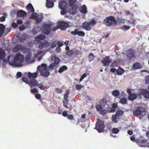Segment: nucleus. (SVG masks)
Segmentation results:
<instances>
[{
  "instance_id": "obj_1",
  "label": "nucleus",
  "mask_w": 149,
  "mask_h": 149,
  "mask_svg": "<svg viewBox=\"0 0 149 149\" xmlns=\"http://www.w3.org/2000/svg\"><path fill=\"white\" fill-rule=\"evenodd\" d=\"M38 70L37 69L36 72H28L27 76L29 80L26 77H23L22 78V81L28 84L31 88L36 86L37 85V81L36 79L38 77L39 74Z\"/></svg>"
},
{
  "instance_id": "obj_2",
  "label": "nucleus",
  "mask_w": 149,
  "mask_h": 149,
  "mask_svg": "<svg viewBox=\"0 0 149 149\" xmlns=\"http://www.w3.org/2000/svg\"><path fill=\"white\" fill-rule=\"evenodd\" d=\"M11 57L13 58L11 56H9L8 57V62L10 65L12 67H19L22 66L24 59L23 55L19 53L17 54L13 60H10Z\"/></svg>"
},
{
  "instance_id": "obj_3",
  "label": "nucleus",
  "mask_w": 149,
  "mask_h": 149,
  "mask_svg": "<svg viewBox=\"0 0 149 149\" xmlns=\"http://www.w3.org/2000/svg\"><path fill=\"white\" fill-rule=\"evenodd\" d=\"M45 36L44 35H40L35 38L34 42L35 44L39 43V47L42 49L43 48L48 47L50 44V42L46 40L44 41L43 42H41V40L45 39Z\"/></svg>"
},
{
  "instance_id": "obj_4",
  "label": "nucleus",
  "mask_w": 149,
  "mask_h": 149,
  "mask_svg": "<svg viewBox=\"0 0 149 149\" xmlns=\"http://www.w3.org/2000/svg\"><path fill=\"white\" fill-rule=\"evenodd\" d=\"M37 69L38 70V73L40 72V75L42 76L47 77L50 74L49 70L47 69V66L46 64H41V65L37 67Z\"/></svg>"
},
{
  "instance_id": "obj_5",
  "label": "nucleus",
  "mask_w": 149,
  "mask_h": 149,
  "mask_svg": "<svg viewBox=\"0 0 149 149\" xmlns=\"http://www.w3.org/2000/svg\"><path fill=\"white\" fill-rule=\"evenodd\" d=\"M145 109L142 107H138L135 109L133 112L134 115L136 116H139V118L141 119L145 115Z\"/></svg>"
},
{
  "instance_id": "obj_6",
  "label": "nucleus",
  "mask_w": 149,
  "mask_h": 149,
  "mask_svg": "<svg viewBox=\"0 0 149 149\" xmlns=\"http://www.w3.org/2000/svg\"><path fill=\"white\" fill-rule=\"evenodd\" d=\"M104 24L107 26H114L117 24V21L113 16H110L105 19L104 21Z\"/></svg>"
},
{
  "instance_id": "obj_7",
  "label": "nucleus",
  "mask_w": 149,
  "mask_h": 149,
  "mask_svg": "<svg viewBox=\"0 0 149 149\" xmlns=\"http://www.w3.org/2000/svg\"><path fill=\"white\" fill-rule=\"evenodd\" d=\"M68 26V24L63 22H58L57 23V26L54 27L52 29L53 31H55L58 29H60L61 30H65Z\"/></svg>"
},
{
  "instance_id": "obj_8",
  "label": "nucleus",
  "mask_w": 149,
  "mask_h": 149,
  "mask_svg": "<svg viewBox=\"0 0 149 149\" xmlns=\"http://www.w3.org/2000/svg\"><path fill=\"white\" fill-rule=\"evenodd\" d=\"M96 23V21L94 19L89 22H85L83 23V28L86 30L89 31L92 29V26L95 25Z\"/></svg>"
},
{
  "instance_id": "obj_9",
  "label": "nucleus",
  "mask_w": 149,
  "mask_h": 149,
  "mask_svg": "<svg viewBox=\"0 0 149 149\" xmlns=\"http://www.w3.org/2000/svg\"><path fill=\"white\" fill-rule=\"evenodd\" d=\"M104 127L103 122L101 120H99L97 122L96 125L94 129L97 130L99 132H103Z\"/></svg>"
},
{
  "instance_id": "obj_10",
  "label": "nucleus",
  "mask_w": 149,
  "mask_h": 149,
  "mask_svg": "<svg viewBox=\"0 0 149 149\" xmlns=\"http://www.w3.org/2000/svg\"><path fill=\"white\" fill-rule=\"evenodd\" d=\"M26 49V47L20 44L17 45L14 47L13 52L17 53L20 52H24Z\"/></svg>"
},
{
  "instance_id": "obj_11",
  "label": "nucleus",
  "mask_w": 149,
  "mask_h": 149,
  "mask_svg": "<svg viewBox=\"0 0 149 149\" xmlns=\"http://www.w3.org/2000/svg\"><path fill=\"white\" fill-rule=\"evenodd\" d=\"M44 27L43 32L46 35L49 34L50 32L51 25L50 24L44 23L43 24Z\"/></svg>"
},
{
  "instance_id": "obj_12",
  "label": "nucleus",
  "mask_w": 149,
  "mask_h": 149,
  "mask_svg": "<svg viewBox=\"0 0 149 149\" xmlns=\"http://www.w3.org/2000/svg\"><path fill=\"white\" fill-rule=\"evenodd\" d=\"M126 56L127 59L130 60L133 59L135 58L134 55V52L133 50H128L126 54Z\"/></svg>"
},
{
  "instance_id": "obj_13",
  "label": "nucleus",
  "mask_w": 149,
  "mask_h": 149,
  "mask_svg": "<svg viewBox=\"0 0 149 149\" xmlns=\"http://www.w3.org/2000/svg\"><path fill=\"white\" fill-rule=\"evenodd\" d=\"M102 62L103 64V66H107L111 62V60L109 56H106L102 60Z\"/></svg>"
},
{
  "instance_id": "obj_14",
  "label": "nucleus",
  "mask_w": 149,
  "mask_h": 149,
  "mask_svg": "<svg viewBox=\"0 0 149 149\" xmlns=\"http://www.w3.org/2000/svg\"><path fill=\"white\" fill-rule=\"evenodd\" d=\"M68 6V3L65 1H63L59 2V7L62 10H65Z\"/></svg>"
},
{
  "instance_id": "obj_15",
  "label": "nucleus",
  "mask_w": 149,
  "mask_h": 149,
  "mask_svg": "<svg viewBox=\"0 0 149 149\" xmlns=\"http://www.w3.org/2000/svg\"><path fill=\"white\" fill-rule=\"evenodd\" d=\"M32 18L36 20V22L38 23L40 22L42 19V17H39L38 16V14L36 13H33L31 15Z\"/></svg>"
},
{
  "instance_id": "obj_16",
  "label": "nucleus",
  "mask_w": 149,
  "mask_h": 149,
  "mask_svg": "<svg viewBox=\"0 0 149 149\" xmlns=\"http://www.w3.org/2000/svg\"><path fill=\"white\" fill-rule=\"evenodd\" d=\"M146 142L147 140L144 139L141 140H138L136 142V143L141 147H145L146 146Z\"/></svg>"
},
{
  "instance_id": "obj_17",
  "label": "nucleus",
  "mask_w": 149,
  "mask_h": 149,
  "mask_svg": "<svg viewBox=\"0 0 149 149\" xmlns=\"http://www.w3.org/2000/svg\"><path fill=\"white\" fill-rule=\"evenodd\" d=\"M55 0H46V5L47 7L50 8L54 6V1Z\"/></svg>"
},
{
  "instance_id": "obj_18",
  "label": "nucleus",
  "mask_w": 149,
  "mask_h": 149,
  "mask_svg": "<svg viewBox=\"0 0 149 149\" xmlns=\"http://www.w3.org/2000/svg\"><path fill=\"white\" fill-rule=\"evenodd\" d=\"M79 11L81 13L84 14L88 12L87 8L85 5H83L79 8Z\"/></svg>"
},
{
  "instance_id": "obj_19",
  "label": "nucleus",
  "mask_w": 149,
  "mask_h": 149,
  "mask_svg": "<svg viewBox=\"0 0 149 149\" xmlns=\"http://www.w3.org/2000/svg\"><path fill=\"white\" fill-rule=\"evenodd\" d=\"M26 13L25 11L22 10H19L17 12V17H25L26 16Z\"/></svg>"
},
{
  "instance_id": "obj_20",
  "label": "nucleus",
  "mask_w": 149,
  "mask_h": 149,
  "mask_svg": "<svg viewBox=\"0 0 149 149\" xmlns=\"http://www.w3.org/2000/svg\"><path fill=\"white\" fill-rule=\"evenodd\" d=\"M142 67V65L139 62H137L134 63L132 66L133 68L135 69H139L141 68Z\"/></svg>"
},
{
  "instance_id": "obj_21",
  "label": "nucleus",
  "mask_w": 149,
  "mask_h": 149,
  "mask_svg": "<svg viewBox=\"0 0 149 149\" xmlns=\"http://www.w3.org/2000/svg\"><path fill=\"white\" fill-rule=\"evenodd\" d=\"M43 52L42 51H39L35 55V57L36 58H37L39 61H40L43 55L42 54Z\"/></svg>"
},
{
  "instance_id": "obj_22",
  "label": "nucleus",
  "mask_w": 149,
  "mask_h": 149,
  "mask_svg": "<svg viewBox=\"0 0 149 149\" xmlns=\"http://www.w3.org/2000/svg\"><path fill=\"white\" fill-rule=\"evenodd\" d=\"M28 37V35L26 34H23L21 37L18 36L17 38L20 42H23L26 40Z\"/></svg>"
},
{
  "instance_id": "obj_23",
  "label": "nucleus",
  "mask_w": 149,
  "mask_h": 149,
  "mask_svg": "<svg viewBox=\"0 0 149 149\" xmlns=\"http://www.w3.org/2000/svg\"><path fill=\"white\" fill-rule=\"evenodd\" d=\"M137 97V95L136 94L130 93L128 96V99L129 100L133 101Z\"/></svg>"
},
{
  "instance_id": "obj_24",
  "label": "nucleus",
  "mask_w": 149,
  "mask_h": 149,
  "mask_svg": "<svg viewBox=\"0 0 149 149\" xmlns=\"http://www.w3.org/2000/svg\"><path fill=\"white\" fill-rule=\"evenodd\" d=\"M69 1L70 6L77 8V6L75 5V3L77 1V0H69Z\"/></svg>"
},
{
  "instance_id": "obj_25",
  "label": "nucleus",
  "mask_w": 149,
  "mask_h": 149,
  "mask_svg": "<svg viewBox=\"0 0 149 149\" xmlns=\"http://www.w3.org/2000/svg\"><path fill=\"white\" fill-rule=\"evenodd\" d=\"M5 27L2 24H0V38L2 36L4 32Z\"/></svg>"
},
{
  "instance_id": "obj_26",
  "label": "nucleus",
  "mask_w": 149,
  "mask_h": 149,
  "mask_svg": "<svg viewBox=\"0 0 149 149\" xmlns=\"http://www.w3.org/2000/svg\"><path fill=\"white\" fill-rule=\"evenodd\" d=\"M41 29V28L40 27H36L32 30V33L33 34H36L37 32H39Z\"/></svg>"
},
{
  "instance_id": "obj_27",
  "label": "nucleus",
  "mask_w": 149,
  "mask_h": 149,
  "mask_svg": "<svg viewBox=\"0 0 149 149\" xmlns=\"http://www.w3.org/2000/svg\"><path fill=\"white\" fill-rule=\"evenodd\" d=\"M143 96L146 99L149 98V91L147 90L143 91L142 94Z\"/></svg>"
},
{
  "instance_id": "obj_28",
  "label": "nucleus",
  "mask_w": 149,
  "mask_h": 149,
  "mask_svg": "<svg viewBox=\"0 0 149 149\" xmlns=\"http://www.w3.org/2000/svg\"><path fill=\"white\" fill-rule=\"evenodd\" d=\"M67 69L68 68L66 66L63 65L59 68L58 72L60 73H61Z\"/></svg>"
},
{
  "instance_id": "obj_29",
  "label": "nucleus",
  "mask_w": 149,
  "mask_h": 149,
  "mask_svg": "<svg viewBox=\"0 0 149 149\" xmlns=\"http://www.w3.org/2000/svg\"><path fill=\"white\" fill-rule=\"evenodd\" d=\"M26 8L27 10H30L32 12H34V9L32 4L29 3L26 6Z\"/></svg>"
},
{
  "instance_id": "obj_30",
  "label": "nucleus",
  "mask_w": 149,
  "mask_h": 149,
  "mask_svg": "<svg viewBox=\"0 0 149 149\" xmlns=\"http://www.w3.org/2000/svg\"><path fill=\"white\" fill-rule=\"evenodd\" d=\"M5 55L4 51L0 48V59H3L5 57Z\"/></svg>"
},
{
  "instance_id": "obj_31",
  "label": "nucleus",
  "mask_w": 149,
  "mask_h": 149,
  "mask_svg": "<svg viewBox=\"0 0 149 149\" xmlns=\"http://www.w3.org/2000/svg\"><path fill=\"white\" fill-rule=\"evenodd\" d=\"M125 71L122 68L120 67L117 70V73L119 75H122L123 74Z\"/></svg>"
},
{
  "instance_id": "obj_32",
  "label": "nucleus",
  "mask_w": 149,
  "mask_h": 149,
  "mask_svg": "<svg viewBox=\"0 0 149 149\" xmlns=\"http://www.w3.org/2000/svg\"><path fill=\"white\" fill-rule=\"evenodd\" d=\"M130 28V26L125 24L124 26L121 27L120 29L124 31H127Z\"/></svg>"
},
{
  "instance_id": "obj_33",
  "label": "nucleus",
  "mask_w": 149,
  "mask_h": 149,
  "mask_svg": "<svg viewBox=\"0 0 149 149\" xmlns=\"http://www.w3.org/2000/svg\"><path fill=\"white\" fill-rule=\"evenodd\" d=\"M123 113V111H122L120 109H118L117 110L115 115L118 117L122 115Z\"/></svg>"
},
{
  "instance_id": "obj_34",
  "label": "nucleus",
  "mask_w": 149,
  "mask_h": 149,
  "mask_svg": "<svg viewBox=\"0 0 149 149\" xmlns=\"http://www.w3.org/2000/svg\"><path fill=\"white\" fill-rule=\"evenodd\" d=\"M118 117L116 115H113L111 118L112 121L114 123H117L118 121Z\"/></svg>"
},
{
  "instance_id": "obj_35",
  "label": "nucleus",
  "mask_w": 149,
  "mask_h": 149,
  "mask_svg": "<svg viewBox=\"0 0 149 149\" xmlns=\"http://www.w3.org/2000/svg\"><path fill=\"white\" fill-rule=\"evenodd\" d=\"M54 61L53 63H54L55 66H56V67L58 66V64L59 63L60 60L59 58L57 57H55L54 58Z\"/></svg>"
},
{
  "instance_id": "obj_36",
  "label": "nucleus",
  "mask_w": 149,
  "mask_h": 149,
  "mask_svg": "<svg viewBox=\"0 0 149 149\" xmlns=\"http://www.w3.org/2000/svg\"><path fill=\"white\" fill-rule=\"evenodd\" d=\"M107 101L105 98L103 99L100 101V103L101 105L104 106L107 104Z\"/></svg>"
},
{
  "instance_id": "obj_37",
  "label": "nucleus",
  "mask_w": 149,
  "mask_h": 149,
  "mask_svg": "<svg viewBox=\"0 0 149 149\" xmlns=\"http://www.w3.org/2000/svg\"><path fill=\"white\" fill-rule=\"evenodd\" d=\"M117 107L118 106L116 104H113L112 106V107L111 109V110L110 111V112L114 111L117 108Z\"/></svg>"
},
{
  "instance_id": "obj_38",
  "label": "nucleus",
  "mask_w": 149,
  "mask_h": 149,
  "mask_svg": "<svg viewBox=\"0 0 149 149\" xmlns=\"http://www.w3.org/2000/svg\"><path fill=\"white\" fill-rule=\"evenodd\" d=\"M69 92L68 91H67L65 93L64 95V99L65 101L68 100V95L69 94Z\"/></svg>"
},
{
  "instance_id": "obj_39",
  "label": "nucleus",
  "mask_w": 149,
  "mask_h": 149,
  "mask_svg": "<svg viewBox=\"0 0 149 149\" xmlns=\"http://www.w3.org/2000/svg\"><path fill=\"white\" fill-rule=\"evenodd\" d=\"M113 95L115 97H117L119 94V92L118 90H114L112 93Z\"/></svg>"
},
{
  "instance_id": "obj_40",
  "label": "nucleus",
  "mask_w": 149,
  "mask_h": 149,
  "mask_svg": "<svg viewBox=\"0 0 149 149\" xmlns=\"http://www.w3.org/2000/svg\"><path fill=\"white\" fill-rule=\"evenodd\" d=\"M119 130L118 128H113L112 129V132L113 134H117L119 133Z\"/></svg>"
},
{
  "instance_id": "obj_41",
  "label": "nucleus",
  "mask_w": 149,
  "mask_h": 149,
  "mask_svg": "<svg viewBox=\"0 0 149 149\" xmlns=\"http://www.w3.org/2000/svg\"><path fill=\"white\" fill-rule=\"evenodd\" d=\"M96 108L97 109V111L100 112L102 110L103 108L101 105H96Z\"/></svg>"
},
{
  "instance_id": "obj_42",
  "label": "nucleus",
  "mask_w": 149,
  "mask_h": 149,
  "mask_svg": "<svg viewBox=\"0 0 149 149\" xmlns=\"http://www.w3.org/2000/svg\"><path fill=\"white\" fill-rule=\"evenodd\" d=\"M120 103L122 104H125L127 103V100L125 98H121L120 101Z\"/></svg>"
},
{
  "instance_id": "obj_43",
  "label": "nucleus",
  "mask_w": 149,
  "mask_h": 149,
  "mask_svg": "<svg viewBox=\"0 0 149 149\" xmlns=\"http://www.w3.org/2000/svg\"><path fill=\"white\" fill-rule=\"evenodd\" d=\"M72 7L73 8L70 9V12L71 14L73 15L76 12L77 8H75V7Z\"/></svg>"
},
{
  "instance_id": "obj_44",
  "label": "nucleus",
  "mask_w": 149,
  "mask_h": 149,
  "mask_svg": "<svg viewBox=\"0 0 149 149\" xmlns=\"http://www.w3.org/2000/svg\"><path fill=\"white\" fill-rule=\"evenodd\" d=\"M36 86H37L41 90H44L45 89L47 88L46 87L44 86L42 84H38V83H37V85Z\"/></svg>"
},
{
  "instance_id": "obj_45",
  "label": "nucleus",
  "mask_w": 149,
  "mask_h": 149,
  "mask_svg": "<svg viewBox=\"0 0 149 149\" xmlns=\"http://www.w3.org/2000/svg\"><path fill=\"white\" fill-rule=\"evenodd\" d=\"M57 40H55L53 42L51 45V47L53 49L57 45Z\"/></svg>"
},
{
  "instance_id": "obj_46",
  "label": "nucleus",
  "mask_w": 149,
  "mask_h": 149,
  "mask_svg": "<svg viewBox=\"0 0 149 149\" xmlns=\"http://www.w3.org/2000/svg\"><path fill=\"white\" fill-rule=\"evenodd\" d=\"M117 20L119 24L124 23H125V20L124 19L118 18L117 19Z\"/></svg>"
},
{
  "instance_id": "obj_47",
  "label": "nucleus",
  "mask_w": 149,
  "mask_h": 149,
  "mask_svg": "<svg viewBox=\"0 0 149 149\" xmlns=\"http://www.w3.org/2000/svg\"><path fill=\"white\" fill-rule=\"evenodd\" d=\"M31 53H29L27 54L25 58V60L26 61H28L29 60H30L31 58Z\"/></svg>"
},
{
  "instance_id": "obj_48",
  "label": "nucleus",
  "mask_w": 149,
  "mask_h": 149,
  "mask_svg": "<svg viewBox=\"0 0 149 149\" xmlns=\"http://www.w3.org/2000/svg\"><path fill=\"white\" fill-rule=\"evenodd\" d=\"M77 35L83 37L84 36L85 33L83 31L78 30Z\"/></svg>"
},
{
  "instance_id": "obj_49",
  "label": "nucleus",
  "mask_w": 149,
  "mask_h": 149,
  "mask_svg": "<svg viewBox=\"0 0 149 149\" xmlns=\"http://www.w3.org/2000/svg\"><path fill=\"white\" fill-rule=\"evenodd\" d=\"M69 100L63 101V106L66 108H68V107L67 106L68 104Z\"/></svg>"
},
{
  "instance_id": "obj_50",
  "label": "nucleus",
  "mask_w": 149,
  "mask_h": 149,
  "mask_svg": "<svg viewBox=\"0 0 149 149\" xmlns=\"http://www.w3.org/2000/svg\"><path fill=\"white\" fill-rule=\"evenodd\" d=\"M74 53L73 51L72 50H70L68 51L66 53V54L69 56H71Z\"/></svg>"
},
{
  "instance_id": "obj_51",
  "label": "nucleus",
  "mask_w": 149,
  "mask_h": 149,
  "mask_svg": "<svg viewBox=\"0 0 149 149\" xmlns=\"http://www.w3.org/2000/svg\"><path fill=\"white\" fill-rule=\"evenodd\" d=\"M84 86V85L82 86L81 84H77L76 85V87L77 90H80L81 88H83Z\"/></svg>"
},
{
  "instance_id": "obj_52",
  "label": "nucleus",
  "mask_w": 149,
  "mask_h": 149,
  "mask_svg": "<svg viewBox=\"0 0 149 149\" xmlns=\"http://www.w3.org/2000/svg\"><path fill=\"white\" fill-rule=\"evenodd\" d=\"M78 29H75L74 31H72L71 32V33L74 35H77Z\"/></svg>"
},
{
  "instance_id": "obj_53",
  "label": "nucleus",
  "mask_w": 149,
  "mask_h": 149,
  "mask_svg": "<svg viewBox=\"0 0 149 149\" xmlns=\"http://www.w3.org/2000/svg\"><path fill=\"white\" fill-rule=\"evenodd\" d=\"M54 67H56V66H55L54 63H52L50 65L48 68H49V70L52 69Z\"/></svg>"
},
{
  "instance_id": "obj_54",
  "label": "nucleus",
  "mask_w": 149,
  "mask_h": 149,
  "mask_svg": "<svg viewBox=\"0 0 149 149\" xmlns=\"http://www.w3.org/2000/svg\"><path fill=\"white\" fill-rule=\"evenodd\" d=\"M86 76H87V75L86 74V73L82 75V76L81 77V78L79 79L80 82H81V81H82L83 80V79L86 77Z\"/></svg>"
},
{
  "instance_id": "obj_55",
  "label": "nucleus",
  "mask_w": 149,
  "mask_h": 149,
  "mask_svg": "<svg viewBox=\"0 0 149 149\" xmlns=\"http://www.w3.org/2000/svg\"><path fill=\"white\" fill-rule=\"evenodd\" d=\"M22 74L21 72H17L16 74L17 79L21 77L22 76Z\"/></svg>"
},
{
  "instance_id": "obj_56",
  "label": "nucleus",
  "mask_w": 149,
  "mask_h": 149,
  "mask_svg": "<svg viewBox=\"0 0 149 149\" xmlns=\"http://www.w3.org/2000/svg\"><path fill=\"white\" fill-rule=\"evenodd\" d=\"M57 45L60 47H61L63 45V42L57 41Z\"/></svg>"
},
{
  "instance_id": "obj_57",
  "label": "nucleus",
  "mask_w": 149,
  "mask_h": 149,
  "mask_svg": "<svg viewBox=\"0 0 149 149\" xmlns=\"http://www.w3.org/2000/svg\"><path fill=\"white\" fill-rule=\"evenodd\" d=\"M19 30L20 31H23L26 29V27L24 25H22L19 27Z\"/></svg>"
},
{
  "instance_id": "obj_58",
  "label": "nucleus",
  "mask_w": 149,
  "mask_h": 149,
  "mask_svg": "<svg viewBox=\"0 0 149 149\" xmlns=\"http://www.w3.org/2000/svg\"><path fill=\"white\" fill-rule=\"evenodd\" d=\"M55 50L57 53H59L61 52V49L59 47H57L56 48Z\"/></svg>"
},
{
  "instance_id": "obj_59",
  "label": "nucleus",
  "mask_w": 149,
  "mask_h": 149,
  "mask_svg": "<svg viewBox=\"0 0 149 149\" xmlns=\"http://www.w3.org/2000/svg\"><path fill=\"white\" fill-rule=\"evenodd\" d=\"M107 113V110L106 109L102 110L100 112L101 114L103 115H105Z\"/></svg>"
},
{
  "instance_id": "obj_60",
  "label": "nucleus",
  "mask_w": 149,
  "mask_h": 149,
  "mask_svg": "<svg viewBox=\"0 0 149 149\" xmlns=\"http://www.w3.org/2000/svg\"><path fill=\"white\" fill-rule=\"evenodd\" d=\"M67 117L70 120H72L74 118L73 116L71 114L68 115Z\"/></svg>"
},
{
  "instance_id": "obj_61",
  "label": "nucleus",
  "mask_w": 149,
  "mask_h": 149,
  "mask_svg": "<svg viewBox=\"0 0 149 149\" xmlns=\"http://www.w3.org/2000/svg\"><path fill=\"white\" fill-rule=\"evenodd\" d=\"M127 22L128 24H132L133 25H134L135 24V21H132L130 20H128Z\"/></svg>"
},
{
  "instance_id": "obj_62",
  "label": "nucleus",
  "mask_w": 149,
  "mask_h": 149,
  "mask_svg": "<svg viewBox=\"0 0 149 149\" xmlns=\"http://www.w3.org/2000/svg\"><path fill=\"white\" fill-rule=\"evenodd\" d=\"M35 97L38 99H40L41 98V95L38 93L36 94L35 95Z\"/></svg>"
},
{
  "instance_id": "obj_63",
  "label": "nucleus",
  "mask_w": 149,
  "mask_h": 149,
  "mask_svg": "<svg viewBox=\"0 0 149 149\" xmlns=\"http://www.w3.org/2000/svg\"><path fill=\"white\" fill-rule=\"evenodd\" d=\"M31 91L32 93H38V91L37 89H36L35 88H33V89H32L31 90Z\"/></svg>"
},
{
  "instance_id": "obj_64",
  "label": "nucleus",
  "mask_w": 149,
  "mask_h": 149,
  "mask_svg": "<svg viewBox=\"0 0 149 149\" xmlns=\"http://www.w3.org/2000/svg\"><path fill=\"white\" fill-rule=\"evenodd\" d=\"M62 114L63 116L65 117H66V116H67L68 115V113H67V111H63L62 113Z\"/></svg>"
}]
</instances>
